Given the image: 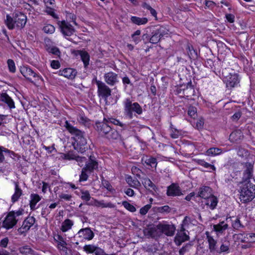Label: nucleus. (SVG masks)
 <instances>
[{
  "mask_svg": "<svg viewBox=\"0 0 255 255\" xmlns=\"http://www.w3.org/2000/svg\"><path fill=\"white\" fill-rule=\"evenodd\" d=\"M67 18L70 19V22H73L75 25H77L76 22V15L73 13H68L67 14Z\"/></svg>",
  "mask_w": 255,
  "mask_h": 255,
  "instance_id": "59",
  "label": "nucleus"
},
{
  "mask_svg": "<svg viewBox=\"0 0 255 255\" xmlns=\"http://www.w3.org/2000/svg\"><path fill=\"white\" fill-rule=\"evenodd\" d=\"M140 34L141 31L137 30L131 35L132 41L136 44L138 43L141 40L140 37Z\"/></svg>",
  "mask_w": 255,
  "mask_h": 255,
  "instance_id": "41",
  "label": "nucleus"
},
{
  "mask_svg": "<svg viewBox=\"0 0 255 255\" xmlns=\"http://www.w3.org/2000/svg\"><path fill=\"white\" fill-rule=\"evenodd\" d=\"M20 254L23 255H29L31 254L32 250L27 246H23L19 248Z\"/></svg>",
  "mask_w": 255,
  "mask_h": 255,
  "instance_id": "46",
  "label": "nucleus"
},
{
  "mask_svg": "<svg viewBox=\"0 0 255 255\" xmlns=\"http://www.w3.org/2000/svg\"><path fill=\"white\" fill-rule=\"evenodd\" d=\"M158 230L167 236H172L175 231V227L172 225L159 224L157 226Z\"/></svg>",
  "mask_w": 255,
  "mask_h": 255,
  "instance_id": "12",
  "label": "nucleus"
},
{
  "mask_svg": "<svg viewBox=\"0 0 255 255\" xmlns=\"http://www.w3.org/2000/svg\"><path fill=\"white\" fill-rule=\"evenodd\" d=\"M78 53L81 57V60L84 63V66L86 67L89 64V54L85 51L79 50L78 51Z\"/></svg>",
  "mask_w": 255,
  "mask_h": 255,
  "instance_id": "29",
  "label": "nucleus"
},
{
  "mask_svg": "<svg viewBox=\"0 0 255 255\" xmlns=\"http://www.w3.org/2000/svg\"><path fill=\"white\" fill-rule=\"evenodd\" d=\"M142 184L144 187L148 190L156 191V186L152 183V182L148 178L144 177L141 178Z\"/></svg>",
  "mask_w": 255,
  "mask_h": 255,
  "instance_id": "24",
  "label": "nucleus"
},
{
  "mask_svg": "<svg viewBox=\"0 0 255 255\" xmlns=\"http://www.w3.org/2000/svg\"><path fill=\"white\" fill-rule=\"evenodd\" d=\"M84 168L89 171V172H91L94 170L97 169L98 162L96 160H88Z\"/></svg>",
  "mask_w": 255,
  "mask_h": 255,
  "instance_id": "32",
  "label": "nucleus"
},
{
  "mask_svg": "<svg viewBox=\"0 0 255 255\" xmlns=\"http://www.w3.org/2000/svg\"><path fill=\"white\" fill-rule=\"evenodd\" d=\"M87 172H89L86 168H83L82 170L81 174L80 176V181H86L88 179V176Z\"/></svg>",
  "mask_w": 255,
  "mask_h": 255,
  "instance_id": "51",
  "label": "nucleus"
},
{
  "mask_svg": "<svg viewBox=\"0 0 255 255\" xmlns=\"http://www.w3.org/2000/svg\"><path fill=\"white\" fill-rule=\"evenodd\" d=\"M67 245H60V246L57 247L61 254L64 255H68V248L67 247Z\"/></svg>",
  "mask_w": 255,
  "mask_h": 255,
  "instance_id": "54",
  "label": "nucleus"
},
{
  "mask_svg": "<svg viewBox=\"0 0 255 255\" xmlns=\"http://www.w3.org/2000/svg\"><path fill=\"white\" fill-rule=\"evenodd\" d=\"M45 12L49 15L52 16L54 18H58V16L56 14L54 11V9L50 7H47L45 9Z\"/></svg>",
  "mask_w": 255,
  "mask_h": 255,
  "instance_id": "55",
  "label": "nucleus"
},
{
  "mask_svg": "<svg viewBox=\"0 0 255 255\" xmlns=\"http://www.w3.org/2000/svg\"><path fill=\"white\" fill-rule=\"evenodd\" d=\"M22 191L21 189L19 187L17 183H15V192L13 195L11 197V201L12 203H14L17 201L19 197L22 195Z\"/></svg>",
  "mask_w": 255,
  "mask_h": 255,
  "instance_id": "30",
  "label": "nucleus"
},
{
  "mask_svg": "<svg viewBox=\"0 0 255 255\" xmlns=\"http://www.w3.org/2000/svg\"><path fill=\"white\" fill-rule=\"evenodd\" d=\"M238 155L239 157L241 158H253V157H250V154H249L248 151L244 148H239L237 152Z\"/></svg>",
  "mask_w": 255,
  "mask_h": 255,
  "instance_id": "36",
  "label": "nucleus"
},
{
  "mask_svg": "<svg viewBox=\"0 0 255 255\" xmlns=\"http://www.w3.org/2000/svg\"><path fill=\"white\" fill-rule=\"evenodd\" d=\"M5 23L9 29H13L14 27L15 22L14 19H13L9 15H6V19L5 20Z\"/></svg>",
  "mask_w": 255,
  "mask_h": 255,
  "instance_id": "38",
  "label": "nucleus"
},
{
  "mask_svg": "<svg viewBox=\"0 0 255 255\" xmlns=\"http://www.w3.org/2000/svg\"><path fill=\"white\" fill-rule=\"evenodd\" d=\"M43 31L48 34H52L55 31V27L51 24H47L43 28Z\"/></svg>",
  "mask_w": 255,
  "mask_h": 255,
  "instance_id": "49",
  "label": "nucleus"
},
{
  "mask_svg": "<svg viewBox=\"0 0 255 255\" xmlns=\"http://www.w3.org/2000/svg\"><path fill=\"white\" fill-rule=\"evenodd\" d=\"M167 194L168 196H179L181 194V192L178 185L172 184L168 187Z\"/></svg>",
  "mask_w": 255,
  "mask_h": 255,
  "instance_id": "21",
  "label": "nucleus"
},
{
  "mask_svg": "<svg viewBox=\"0 0 255 255\" xmlns=\"http://www.w3.org/2000/svg\"><path fill=\"white\" fill-rule=\"evenodd\" d=\"M35 219L33 217L29 216L23 221V224L18 229V231L21 233L26 232L28 231L30 227L34 224Z\"/></svg>",
  "mask_w": 255,
  "mask_h": 255,
  "instance_id": "14",
  "label": "nucleus"
},
{
  "mask_svg": "<svg viewBox=\"0 0 255 255\" xmlns=\"http://www.w3.org/2000/svg\"><path fill=\"white\" fill-rule=\"evenodd\" d=\"M81 199L86 202L90 201L91 199V196L89 191H82Z\"/></svg>",
  "mask_w": 255,
  "mask_h": 255,
  "instance_id": "52",
  "label": "nucleus"
},
{
  "mask_svg": "<svg viewBox=\"0 0 255 255\" xmlns=\"http://www.w3.org/2000/svg\"><path fill=\"white\" fill-rule=\"evenodd\" d=\"M151 206L150 204L146 205L140 209V213L141 215H145L151 208Z\"/></svg>",
  "mask_w": 255,
  "mask_h": 255,
  "instance_id": "57",
  "label": "nucleus"
},
{
  "mask_svg": "<svg viewBox=\"0 0 255 255\" xmlns=\"http://www.w3.org/2000/svg\"><path fill=\"white\" fill-rule=\"evenodd\" d=\"M104 121H106L107 123H110L116 126H119L123 128L125 127V124L121 123L119 120L113 118H108V119H104Z\"/></svg>",
  "mask_w": 255,
  "mask_h": 255,
  "instance_id": "40",
  "label": "nucleus"
},
{
  "mask_svg": "<svg viewBox=\"0 0 255 255\" xmlns=\"http://www.w3.org/2000/svg\"><path fill=\"white\" fill-rule=\"evenodd\" d=\"M124 112L125 115L131 119L133 118L132 112L140 115L142 113V109L138 103H132L129 99H127L124 102Z\"/></svg>",
  "mask_w": 255,
  "mask_h": 255,
  "instance_id": "3",
  "label": "nucleus"
},
{
  "mask_svg": "<svg viewBox=\"0 0 255 255\" xmlns=\"http://www.w3.org/2000/svg\"><path fill=\"white\" fill-rule=\"evenodd\" d=\"M106 121L103 122H98L96 123L95 128L102 135H106L111 130V127L108 125Z\"/></svg>",
  "mask_w": 255,
  "mask_h": 255,
  "instance_id": "11",
  "label": "nucleus"
},
{
  "mask_svg": "<svg viewBox=\"0 0 255 255\" xmlns=\"http://www.w3.org/2000/svg\"><path fill=\"white\" fill-rule=\"evenodd\" d=\"M30 207L31 210H35L36 204L41 200V197L37 194H31L30 196Z\"/></svg>",
  "mask_w": 255,
  "mask_h": 255,
  "instance_id": "25",
  "label": "nucleus"
},
{
  "mask_svg": "<svg viewBox=\"0 0 255 255\" xmlns=\"http://www.w3.org/2000/svg\"><path fill=\"white\" fill-rule=\"evenodd\" d=\"M131 21L136 25H144L148 22V19L146 17H139L135 16H132L130 18Z\"/></svg>",
  "mask_w": 255,
  "mask_h": 255,
  "instance_id": "27",
  "label": "nucleus"
},
{
  "mask_svg": "<svg viewBox=\"0 0 255 255\" xmlns=\"http://www.w3.org/2000/svg\"><path fill=\"white\" fill-rule=\"evenodd\" d=\"M76 236L82 241L85 240L90 241L93 239L94 233L90 228H86L80 229Z\"/></svg>",
  "mask_w": 255,
  "mask_h": 255,
  "instance_id": "7",
  "label": "nucleus"
},
{
  "mask_svg": "<svg viewBox=\"0 0 255 255\" xmlns=\"http://www.w3.org/2000/svg\"><path fill=\"white\" fill-rule=\"evenodd\" d=\"M187 217H186L183 221L180 229L178 231L175 236L174 242L177 246H180L181 244L189 240V237L187 235V231H186L184 227Z\"/></svg>",
  "mask_w": 255,
  "mask_h": 255,
  "instance_id": "6",
  "label": "nucleus"
},
{
  "mask_svg": "<svg viewBox=\"0 0 255 255\" xmlns=\"http://www.w3.org/2000/svg\"><path fill=\"white\" fill-rule=\"evenodd\" d=\"M14 22L18 27L22 28L25 25L27 21L26 16L20 12H16L14 16Z\"/></svg>",
  "mask_w": 255,
  "mask_h": 255,
  "instance_id": "13",
  "label": "nucleus"
},
{
  "mask_svg": "<svg viewBox=\"0 0 255 255\" xmlns=\"http://www.w3.org/2000/svg\"><path fill=\"white\" fill-rule=\"evenodd\" d=\"M55 240L57 242V247L60 246V245H67L66 242L61 236L58 235L56 237V238H55Z\"/></svg>",
  "mask_w": 255,
  "mask_h": 255,
  "instance_id": "53",
  "label": "nucleus"
},
{
  "mask_svg": "<svg viewBox=\"0 0 255 255\" xmlns=\"http://www.w3.org/2000/svg\"><path fill=\"white\" fill-rule=\"evenodd\" d=\"M231 220L232 222V227L234 229L238 230L241 227H243L238 218L233 217Z\"/></svg>",
  "mask_w": 255,
  "mask_h": 255,
  "instance_id": "43",
  "label": "nucleus"
},
{
  "mask_svg": "<svg viewBox=\"0 0 255 255\" xmlns=\"http://www.w3.org/2000/svg\"><path fill=\"white\" fill-rule=\"evenodd\" d=\"M105 81L110 86H114L118 82V75L113 72L106 73L104 76Z\"/></svg>",
  "mask_w": 255,
  "mask_h": 255,
  "instance_id": "15",
  "label": "nucleus"
},
{
  "mask_svg": "<svg viewBox=\"0 0 255 255\" xmlns=\"http://www.w3.org/2000/svg\"><path fill=\"white\" fill-rule=\"evenodd\" d=\"M59 75L63 76L67 78L73 79L77 74V72L75 69L72 68H65L58 71Z\"/></svg>",
  "mask_w": 255,
  "mask_h": 255,
  "instance_id": "19",
  "label": "nucleus"
},
{
  "mask_svg": "<svg viewBox=\"0 0 255 255\" xmlns=\"http://www.w3.org/2000/svg\"><path fill=\"white\" fill-rule=\"evenodd\" d=\"M207 238L209 244V249L210 251L213 253L215 252L216 249L217 242L211 236H207Z\"/></svg>",
  "mask_w": 255,
  "mask_h": 255,
  "instance_id": "34",
  "label": "nucleus"
},
{
  "mask_svg": "<svg viewBox=\"0 0 255 255\" xmlns=\"http://www.w3.org/2000/svg\"><path fill=\"white\" fill-rule=\"evenodd\" d=\"M8 241H9V240H8V238H7V237L2 239L0 241V246L2 247H3V248L6 247L7 244L8 243Z\"/></svg>",
  "mask_w": 255,
  "mask_h": 255,
  "instance_id": "64",
  "label": "nucleus"
},
{
  "mask_svg": "<svg viewBox=\"0 0 255 255\" xmlns=\"http://www.w3.org/2000/svg\"><path fill=\"white\" fill-rule=\"evenodd\" d=\"M191 247V245L186 244L185 246L183 247L179 251V253L180 255H183L186 252L189 251Z\"/></svg>",
  "mask_w": 255,
  "mask_h": 255,
  "instance_id": "56",
  "label": "nucleus"
},
{
  "mask_svg": "<svg viewBox=\"0 0 255 255\" xmlns=\"http://www.w3.org/2000/svg\"><path fill=\"white\" fill-rule=\"evenodd\" d=\"M94 82L97 86L98 97L105 101H107L108 97L111 96V89L105 83L97 80L96 77L92 80V83H94Z\"/></svg>",
  "mask_w": 255,
  "mask_h": 255,
  "instance_id": "4",
  "label": "nucleus"
},
{
  "mask_svg": "<svg viewBox=\"0 0 255 255\" xmlns=\"http://www.w3.org/2000/svg\"><path fill=\"white\" fill-rule=\"evenodd\" d=\"M205 199L206 200V205L209 206L211 210H213L216 208L218 203V200L215 196L212 195Z\"/></svg>",
  "mask_w": 255,
  "mask_h": 255,
  "instance_id": "26",
  "label": "nucleus"
},
{
  "mask_svg": "<svg viewBox=\"0 0 255 255\" xmlns=\"http://www.w3.org/2000/svg\"><path fill=\"white\" fill-rule=\"evenodd\" d=\"M212 195V190L208 186H203L199 188L198 196L202 198L206 199Z\"/></svg>",
  "mask_w": 255,
  "mask_h": 255,
  "instance_id": "20",
  "label": "nucleus"
},
{
  "mask_svg": "<svg viewBox=\"0 0 255 255\" xmlns=\"http://www.w3.org/2000/svg\"><path fill=\"white\" fill-rule=\"evenodd\" d=\"M8 70L11 73H14L16 71V67L13 60L9 59L7 61Z\"/></svg>",
  "mask_w": 255,
  "mask_h": 255,
  "instance_id": "47",
  "label": "nucleus"
},
{
  "mask_svg": "<svg viewBox=\"0 0 255 255\" xmlns=\"http://www.w3.org/2000/svg\"><path fill=\"white\" fill-rule=\"evenodd\" d=\"M167 33H165V29L161 27L156 30L150 39V42L153 44L158 43L161 38Z\"/></svg>",
  "mask_w": 255,
  "mask_h": 255,
  "instance_id": "16",
  "label": "nucleus"
},
{
  "mask_svg": "<svg viewBox=\"0 0 255 255\" xmlns=\"http://www.w3.org/2000/svg\"><path fill=\"white\" fill-rule=\"evenodd\" d=\"M224 81L228 88L237 87L240 83V79L237 74H229L224 78Z\"/></svg>",
  "mask_w": 255,
  "mask_h": 255,
  "instance_id": "8",
  "label": "nucleus"
},
{
  "mask_svg": "<svg viewBox=\"0 0 255 255\" xmlns=\"http://www.w3.org/2000/svg\"><path fill=\"white\" fill-rule=\"evenodd\" d=\"M188 115L191 118L195 119L197 117V109L193 106H190L188 110Z\"/></svg>",
  "mask_w": 255,
  "mask_h": 255,
  "instance_id": "45",
  "label": "nucleus"
},
{
  "mask_svg": "<svg viewBox=\"0 0 255 255\" xmlns=\"http://www.w3.org/2000/svg\"><path fill=\"white\" fill-rule=\"evenodd\" d=\"M205 4L206 7L209 8H212L216 5V3L212 0H205Z\"/></svg>",
  "mask_w": 255,
  "mask_h": 255,
  "instance_id": "60",
  "label": "nucleus"
},
{
  "mask_svg": "<svg viewBox=\"0 0 255 255\" xmlns=\"http://www.w3.org/2000/svg\"><path fill=\"white\" fill-rule=\"evenodd\" d=\"M106 136L109 139H117L119 137V134L117 131L111 128V131L107 134Z\"/></svg>",
  "mask_w": 255,
  "mask_h": 255,
  "instance_id": "44",
  "label": "nucleus"
},
{
  "mask_svg": "<svg viewBox=\"0 0 255 255\" xmlns=\"http://www.w3.org/2000/svg\"><path fill=\"white\" fill-rule=\"evenodd\" d=\"M49 52L56 55H58L60 54V51L59 49L56 47H52L49 48Z\"/></svg>",
  "mask_w": 255,
  "mask_h": 255,
  "instance_id": "63",
  "label": "nucleus"
},
{
  "mask_svg": "<svg viewBox=\"0 0 255 255\" xmlns=\"http://www.w3.org/2000/svg\"><path fill=\"white\" fill-rule=\"evenodd\" d=\"M184 93L186 94H190V95H193L194 89L192 86H190L189 87H187V88L184 90Z\"/></svg>",
  "mask_w": 255,
  "mask_h": 255,
  "instance_id": "62",
  "label": "nucleus"
},
{
  "mask_svg": "<svg viewBox=\"0 0 255 255\" xmlns=\"http://www.w3.org/2000/svg\"><path fill=\"white\" fill-rule=\"evenodd\" d=\"M254 164V162L253 160L243 164L245 170L243 177V186L240 192V199L244 203L252 201L255 197V185L248 180L253 176Z\"/></svg>",
  "mask_w": 255,
  "mask_h": 255,
  "instance_id": "1",
  "label": "nucleus"
},
{
  "mask_svg": "<svg viewBox=\"0 0 255 255\" xmlns=\"http://www.w3.org/2000/svg\"><path fill=\"white\" fill-rule=\"evenodd\" d=\"M157 228L148 227L143 230V234L147 238H154L157 236Z\"/></svg>",
  "mask_w": 255,
  "mask_h": 255,
  "instance_id": "23",
  "label": "nucleus"
},
{
  "mask_svg": "<svg viewBox=\"0 0 255 255\" xmlns=\"http://www.w3.org/2000/svg\"><path fill=\"white\" fill-rule=\"evenodd\" d=\"M16 157H17L16 154L12 151L0 146V159L5 158L14 159Z\"/></svg>",
  "mask_w": 255,
  "mask_h": 255,
  "instance_id": "17",
  "label": "nucleus"
},
{
  "mask_svg": "<svg viewBox=\"0 0 255 255\" xmlns=\"http://www.w3.org/2000/svg\"><path fill=\"white\" fill-rule=\"evenodd\" d=\"M58 25L61 31L65 35L71 36L75 32V29L73 26L65 20L59 21Z\"/></svg>",
  "mask_w": 255,
  "mask_h": 255,
  "instance_id": "10",
  "label": "nucleus"
},
{
  "mask_svg": "<svg viewBox=\"0 0 255 255\" xmlns=\"http://www.w3.org/2000/svg\"><path fill=\"white\" fill-rule=\"evenodd\" d=\"M23 210L19 209L16 211L9 212L3 222L2 226L7 230L13 227L17 223L16 217L22 215Z\"/></svg>",
  "mask_w": 255,
  "mask_h": 255,
  "instance_id": "5",
  "label": "nucleus"
},
{
  "mask_svg": "<svg viewBox=\"0 0 255 255\" xmlns=\"http://www.w3.org/2000/svg\"><path fill=\"white\" fill-rule=\"evenodd\" d=\"M0 99L2 102L6 103L10 109L15 108L13 101L7 94L5 93L1 94Z\"/></svg>",
  "mask_w": 255,
  "mask_h": 255,
  "instance_id": "22",
  "label": "nucleus"
},
{
  "mask_svg": "<svg viewBox=\"0 0 255 255\" xmlns=\"http://www.w3.org/2000/svg\"><path fill=\"white\" fill-rule=\"evenodd\" d=\"M60 198L64 199L65 201H70L72 198V196L70 194L62 193L59 195Z\"/></svg>",
  "mask_w": 255,
  "mask_h": 255,
  "instance_id": "58",
  "label": "nucleus"
},
{
  "mask_svg": "<svg viewBox=\"0 0 255 255\" xmlns=\"http://www.w3.org/2000/svg\"><path fill=\"white\" fill-rule=\"evenodd\" d=\"M88 205L94 206L97 207L101 208H112L115 207L114 204L111 203H106L104 200L98 201L95 199H92V200L90 202L87 203Z\"/></svg>",
  "mask_w": 255,
  "mask_h": 255,
  "instance_id": "18",
  "label": "nucleus"
},
{
  "mask_svg": "<svg viewBox=\"0 0 255 255\" xmlns=\"http://www.w3.org/2000/svg\"><path fill=\"white\" fill-rule=\"evenodd\" d=\"M51 66L54 69H57L60 67V64L58 61L52 60L51 62Z\"/></svg>",
  "mask_w": 255,
  "mask_h": 255,
  "instance_id": "61",
  "label": "nucleus"
},
{
  "mask_svg": "<svg viewBox=\"0 0 255 255\" xmlns=\"http://www.w3.org/2000/svg\"><path fill=\"white\" fill-rule=\"evenodd\" d=\"M228 227V225L225 223L224 221H222L213 226L214 230L217 232H223L224 231L226 230Z\"/></svg>",
  "mask_w": 255,
  "mask_h": 255,
  "instance_id": "33",
  "label": "nucleus"
},
{
  "mask_svg": "<svg viewBox=\"0 0 255 255\" xmlns=\"http://www.w3.org/2000/svg\"><path fill=\"white\" fill-rule=\"evenodd\" d=\"M122 205L124 207L130 212H134L136 211L135 207L127 201H123Z\"/></svg>",
  "mask_w": 255,
  "mask_h": 255,
  "instance_id": "50",
  "label": "nucleus"
},
{
  "mask_svg": "<svg viewBox=\"0 0 255 255\" xmlns=\"http://www.w3.org/2000/svg\"><path fill=\"white\" fill-rule=\"evenodd\" d=\"M243 133L241 131L235 130L233 131L230 135V139L232 142H237L243 137Z\"/></svg>",
  "mask_w": 255,
  "mask_h": 255,
  "instance_id": "31",
  "label": "nucleus"
},
{
  "mask_svg": "<svg viewBox=\"0 0 255 255\" xmlns=\"http://www.w3.org/2000/svg\"><path fill=\"white\" fill-rule=\"evenodd\" d=\"M198 163L206 168L207 169V171H211V170H215V169L213 165L205 162V160H198Z\"/></svg>",
  "mask_w": 255,
  "mask_h": 255,
  "instance_id": "42",
  "label": "nucleus"
},
{
  "mask_svg": "<svg viewBox=\"0 0 255 255\" xmlns=\"http://www.w3.org/2000/svg\"><path fill=\"white\" fill-rule=\"evenodd\" d=\"M222 153L221 149L216 147H212L208 149L206 151V154L210 156H214L219 155Z\"/></svg>",
  "mask_w": 255,
  "mask_h": 255,
  "instance_id": "37",
  "label": "nucleus"
},
{
  "mask_svg": "<svg viewBox=\"0 0 255 255\" xmlns=\"http://www.w3.org/2000/svg\"><path fill=\"white\" fill-rule=\"evenodd\" d=\"M20 71L22 75L29 80H31L32 78H34L35 80H38L40 78L38 74L28 67L21 66Z\"/></svg>",
  "mask_w": 255,
  "mask_h": 255,
  "instance_id": "9",
  "label": "nucleus"
},
{
  "mask_svg": "<svg viewBox=\"0 0 255 255\" xmlns=\"http://www.w3.org/2000/svg\"><path fill=\"white\" fill-rule=\"evenodd\" d=\"M127 183L131 187L138 189L141 186L140 182L136 178L129 176L126 178Z\"/></svg>",
  "mask_w": 255,
  "mask_h": 255,
  "instance_id": "28",
  "label": "nucleus"
},
{
  "mask_svg": "<svg viewBox=\"0 0 255 255\" xmlns=\"http://www.w3.org/2000/svg\"><path fill=\"white\" fill-rule=\"evenodd\" d=\"M73 225V222L69 220H65L62 223L61 230L62 232H65L70 230Z\"/></svg>",
  "mask_w": 255,
  "mask_h": 255,
  "instance_id": "35",
  "label": "nucleus"
},
{
  "mask_svg": "<svg viewBox=\"0 0 255 255\" xmlns=\"http://www.w3.org/2000/svg\"><path fill=\"white\" fill-rule=\"evenodd\" d=\"M64 127L69 132L74 136L73 138L74 142L73 143V145L75 150L79 152H84L87 144V140L84 137V132L73 126L67 121L65 122Z\"/></svg>",
  "mask_w": 255,
  "mask_h": 255,
  "instance_id": "2",
  "label": "nucleus"
},
{
  "mask_svg": "<svg viewBox=\"0 0 255 255\" xmlns=\"http://www.w3.org/2000/svg\"><path fill=\"white\" fill-rule=\"evenodd\" d=\"M98 247L93 245H85L83 247L84 251L87 253H95Z\"/></svg>",
  "mask_w": 255,
  "mask_h": 255,
  "instance_id": "48",
  "label": "nucleus"
},
{
  "mask_svg": "<svg viewBox=\"0 0 255 255\" xmlns=\"http://www.w3.org/2000/svg\"><path fill=\"white\" fill-rule=\"evenodd\" d=\"M183 134L182 130H179L176 128L171 127L170 128V136L173 138H177Z\"/></svg>",
  "mask_w": 255,
  "mask_h": 255,
  "instance_id": "39",
  "label": "nucleus"
}]
</instances>
